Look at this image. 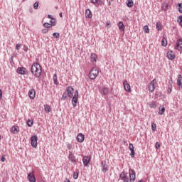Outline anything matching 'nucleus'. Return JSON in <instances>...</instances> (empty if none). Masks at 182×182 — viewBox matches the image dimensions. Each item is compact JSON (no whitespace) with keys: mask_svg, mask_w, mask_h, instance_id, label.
Returning a JSON list of instances; mask_svg holds the SVG:
<instances>
[{"mask_svg":"<svg viewBox=\"0 0 182 182\" xmlns=\"http://www.w3.org/2000/svg\"><path fill=\"white\" fill-rule=\"evenodd\" d=\"M31 146L34 149H36L38 147V136L33 135L31 137Z\"/></svg>","mask_w":182,"mask_h":182,"instance_id":"nucleus-4","label":"nucleus"},{"mask_svg":"<svg viewBox=\"0 0 182 182\" xmlns=\"http://www.w3.org/2000/svg\"><path fill=\"white\" fill-rule=\"evenodd\" d=\"M5 157H6V156H5V155H3V156H1V161H2L3 163L5 162V160H6Z\"/></svg>","mask_w":182,"mask_h":182,"instance_id":"nucleus-52","label":"nucleus"},{"mask_svg":"<svg viewBox=\"0 0 182 182\" xmlns=\"http://www.w3.org/2000/svg\"><path fill=\"white\" fill-rule=\"evenodd\" d=\"M53 36L55 39H59V38H60V34L59 33H53Z\"/></svg>","mask_w":182,"mask_h":182,"instance_id":"nucleus-37","label":"nucleus"},{"mask_svg":"<svg viewBox=\"0 0 182 182\" xmlns=\"http://www.w3.org/2000/svg\"><path fill=\"white\" fill-rule=\"evenodd\" d=\"M54 85H58L59 82H58V75L55 74L53 77Z\"/></svg>","mask_w":182,"mask_h":182,"instance_id":"nucleus-31","label":"nucleus"},{"mask_svg":"<svg viewBox=\"0 0 182 182\" xmlns=\"http://www.w3.org/2000/svg\"><path fill=\"white\" fill-rule=\"evenodd\" d=\"M119 178L122 180L123 182H129V180L131 182H134L136 180V171L134 170L129 168V173L124 171H123L119 174Z\"/></svg>","mask_w":182,"mask_h":182,"instance_id":"nucleus-1","label":"nucleus"},{"mask_svg":"<svg viewBox=\"0 0 182 182\" xmlns=\"http://www.w3.org/2000/svg\"><path fill=\"white\" fill-rule=\"evenodd\" d=\"M73 177L74 180H77V178H79V173L74 172L73 175Z\"/></svg>","mask_w":182,"mask_h":182,"instance_id":"nucleus-36","label":"nucleus"},{"mask_svg":"<svg viewBox=\"0 0 182 182\" xmlns=\"http://www.w3.org/2000/svg\"><path fill=\"white\" fill-rule=\"evenodd\" d=\"M64 182H70V181L69 179L66 178Z\"/></svg>","mask_w":182,"mask_h":182,"instance_id":"nucleus-58","label":"nucleus"},{"mask_svg":"<svg viewBox=\"0 0 182 182\" xmlns=\"http://www.w3.org/2000/svg\"><path fill=\"white\" fill-rule=\"evenodd\" d=\"M175 49H176V50H179V51L182 50V38H178L177 40Z\"/></svg>","mask_w":182,"mask_h":182,"instance_id":"nucleus-9","label":"nucleus"},{"mask_svg":"<svg viewBox=\"0 0 182 182\" xmlns=\"http://www.w3.org/2000/svg\"><path fill=\"white\" fill-rule=\"evenodd\" d=\"M38 7H39V2L36 1L33 4V8H34V9H38Z\"/></svg>","mask_w":182,"mask_h":182,"instance_id":"nucleus-43","label":"nucleus"},{"mask_svg":"<svg viewBox=\"0 0 182 182\" xmlns=\"http://www.w3.org/2000/svg\"><path fill=\"white\" fill-rule=\"evenodd\" d=\"M129 149L130 151H132V150H134V146H133V144H129Z\"/></svg>","mask_w":182,"mask_h":182,"instance_id":"nucleus-45","label":"nucleus"},{"mask_svg":"<svg viewBox=\"0 0 182 182\" xmlns=\"http://www.w3.org/2000/svg\"><path fill=\"white\" fill-rule=\"evenodd\" d=\"M156 28L158 31H160L163 29V25H161V23L160 21L156 22Z\"/></svg>","mask_w":182,"mask_h":182,"instance_id":"nucleus-21","label":"nucleus"},{"mask_svg":"<svg viewBox=\"0 0 182 182\" xmlns=\"http://www.w3.org/2000/svg\"><path fill=\"white\" fill-rule=\"evenodd\" d=\"M92 16H93V14H92V11H90V9H87L85 11V17L86 18H92Z\"/></svg>","mask_w":182,"mask_h":182,"instance_id":"nucleus-20","label":"nucleus"},{"mask_svg":"<svg viewBox=\"0 0 182 182\" xmlns=\"http://www.w3.org/2000/svg\"><path fill=\"white\" fill-rule=\"evenodd\" d=\"M12 62H13V60H11L10 61V63H12Z\"/></svg>","mask_w":182,"mask_h":182,"instance_id":"nucleus-61","label":"nucleus"},{"mask_svg":"<svg viewBox=\"0 0 182 182\" xmlns=\"http://www.w3.org/2000/svg\"><path fill=\"white\" fill-rule=\"evenodd\" d=\"M92 4H97V0H91Z\"/></svg>","mask_w":182,"mask_h":182,"instance_id":"nucleus-55","label":"nucleus"},{"mask_svg":"<svg viewBox=\"0 0 182 182\" xmlns=\"http://www.w3.org/2000/svg\"><path fill=\"white\" fill-rule=\"evenodd\" d=\"M2 97V90H0V99Z\"/></svg>","mask_w":182,"mask_h":182,"instance_id":"nucleus-57","label":"nucleus"},{"mask_svg":"<svg viewBox=\"0 0 182 182\" xmlns=\"http://www.w3.org/2000/svg\"><path fill=\"white\" fill-rule=\"evenodd\" d=\"M134 5V3L133 2V0H127V6L128 8H132Z\"/></svg>","mask_w":182,"mask_h":182,"instance_id":"nucleus-28","label":"nucleus"},{"mask_svg":"<svg viewBox=\"0 0 182 182\" xmlns=\"http://www.w3.org/2000/svg\"><path fill=\"white\" fill-rule=\"evenodd\" d=\"M99 75V70L97 68H92L89 73V77L91 80H95Z\"/></svg>","mask_w":182,"mask_h":182,"instance_id":"nucleus-3","label":"nucleus"},{"mask_svg":"<svg viewBox=\"0 0 182 182\" xmlns=\"http://www.w3.org/2000/svg\"><path fill=\"white\" fill-rule=\"evenodd\" d=\"M36 95V91L35 89H31L28 92V96L30 99H35V95Z\"/></svg>","mask_w":182,"mask_h":182,"instance_id":"nucleus-16","label":"nucleus"},{"mask_svg":"<svg viewBox=\"0 0 182 182\" xmlns=\"http://www.w3.org/2000/svg\"><path fill=\"white\" fill-rule=\"evenodd\" d=\"M161 9H163V11H165V12H166V11H168V3L167 2L163 3L161 6Z\"/></svg>","mask_w":182,"mask_h":182,"instance_id":"nucleus-19","label":"nucleus"},{"mask_svg":"<svg viewBox=\"0 0 182 182\" xmlns=\"http://www.w3.org/2000/svg\"><path fill=\"white\" fill-rule=\"evenodd\" d=\"M182 77L181 75H178V80H177V86H178L180 87V86H182Z\"/></svg>","mask_w":182,"mask_h":182,"instance_id":"nucleus-26","label":"nucleus"},{"mask_svg":"<svg viewBox=\"0 0 182 182\" xmlns=\"http://www.w3.org/2000/svg\"><path fill=\"white\" fill-rule=\"evenodd\" d=\"M74 90H75V89H73L72 86H69V87H68V88L65 91L68 97H70V99H72V97H73Z\"/></svg>","mask_w":182,"mask_h":182,"instance_id":"nucleus-7","label":"nucleus"},{"mask_svg":"<svg viewBox=\"0 0 182 182\" xmlns=\"http://www.w3.org/2000/svg\"><path fill=\"white\" fill-rule=\"evenodd\" d=\"M27 178L29 182H36V178L35 177V175H33V173L31 172L28 174Z\"/></svg>","mask_w":182,"mask_h":182,"instance_id":"nucleus-12","label":"nucleus"},{"mask_svg":"<svg viewBox=\"0 0 182 182\" xmlns=\"http://www.w3.org/2000/svg\"><path fill=\"white\" fill-rule=\"evenodd\" d=\"M134 154H136V152L134 151V149H132V151H131V154H130L131 157L134 158Z\"/></svg>","mask_w":182,"mask_h":182,"instance_id":"nucleus-46","label":"nucleus"},{"mask_svg":"<svg viewBox=\"0 0 182 182\" xmlns=\"http://www.w3.org/2000/svg\"><path fill=\"white\" fill-rule=\"evenodd\" d=\"M97 3L99 4V5H102V4H103V5L105 4V3L102 1V0H97Z\"/></svg>","mask_w":182,"mask_h":182,"instance_id":"nucleus-54","label":"nucleus"},{"mask_svg":"<svg viewBox=\"0 0 182 182\" xmlns=\"http://www.w3.org/2000/svg\"><path fill=\"white\" fill-rule=\"evenodd\" d=\"M149 107L151 109H156L157 107V105L156 104V102H151L149 103Z\"/></svg>","mask_w":182,"mask_h":182,"instance_id":"nucleus-27","label":"nucleus"},{"mask_svg":"<svg viewBox=\"0 0 182 182\" xmlns=\"http://www.w3.org/2000/svg\"><path fill=\"white\" fill-rule=\"evenodd\" d=\"M106 28H107V29H109V28H112V24L110 23V21H107Z\"/></svg>","mask_w":182,"mask_h":182,"instance_id":"nucleus-44","label":"nucleus"},{"mask_svg":"<svg viewBox=\"0 0 182 182\" xmlns=\"http://www.w3.org/2000/svg\"><path fill=\"white\" fill-rule=\"evenodd\" d=\"M101 166L102 167V172L106 173V171H109V168H107V164L106 163V161H102L101 163Z\"/></svg>","mask_w":182,"mask_h":182,"instance_id":"nucleus-15","label":"nucleus"},{"mask_svg":"<svg viewBox=\"0 0 182 182\" xmlns=\"http://www.w3.org/2000/svg\"><path fill=\"white\" fill-rule=\"evenodd\" d=\"M161 43L162 46H164V47L167 46V38H166L165 37H164V38H162Z\"/></svg>","mask_w":182,"mask_h":182,"instance_id":"nucleus-30","label":"nucleus"},{"mask_svg":"<svg viewBox=\"0 0 182 182\" xmlns=\"http://www.w3.org/2000/svg\"><path fill=\"white\" fill-rule=\"evenodd\" d=\"M77 141L78 143H83V141H85V135L82 133L78 134L77 136Z\"/></svg>","mask_w":182,"mask_h":182,"instance_id":"nucleus-14","label":"nucleus"},{"mask_svg":"<svg viewBox=\"0 0 182 182\" xmlns=\"http://www.w3.org/2000/svg\"><path fill=\"white\" fill-rule=\"evenodd\" d=\"M109 5H110V1H109Z\"/></svg>","mask_w":182,"mask_h":182,"instance_id":"nucleus-63","label":"nucleus"},{"mask_svg":"<svg viewBox=\"0 0 182 182\" xmlns=\"http://www.w3.org/2000/svg\"><path fill=\"white\" fill-rule=\"evenodd\" d=\"M31 72L35 77H41L42 75V66L38 63H33L31 68Z\"/></svg>","mask_w":182,"mask_h":182,"instance_id":"nucleus-2","label":"nucleus"},{"mask_svg":"<svg viewBox=\"0 0 182 182\" xmlns=\"http://www.w3.org/2000/svg\"><path fill=\"white\" fill-rule=\"evenodd\" d=\"M109 93V88L104 87L101 90V95H103L104 96H106Z\"/></svg>","mask_w":182,"mask_h":182,"instance_id":"nucleus-23","label":"nucleus"},{"mask_svg":"<svg viewBox=\"0 0 182 182\" xmlns=\"http://www.w3.org/2000/svg\"><path fill=\"white\" fill-rule=\"evenodd\" d=\"M144 32H145V33H150V29L149 28V26H144Z\"/></svg>","mask_w":182,"mask_h":182,"instance_id":"nucleus-35","label":"nucleus"},{"mask_svg":"<svg viewBox=\"0 0 182 182\" xmlns=\"http://www.w3.org/2000/svg\"><path fill=\"white\" fill-rule=\"evenodd\" d=\"M48 18L49 19H53V17L52 15H50V14H48Z\"/></svg>","mask_w":182,"mask_h":182,"instance_id":"nucleus-56","label":"nucleus"},{"mask_svg":"<svg viewBox=\"0 0 182 182\" xmlns=\"http://www.w3.org/2000/svg\"><path fill=\"white\" fill-rule=\"evenodd\" d=\"M23 50H24V52H28V46H26V45L23 46Z\"/></svg>","mask_w":182,"mask_h":182,"instance_id":"nucleus-53","label":"nucleus"},{"mask_svg":"<svg viewBox=\"0 0 182 182\" xmlns=\"http://www.w3.org/2000/svg\"><path fill=\"white\" fill-rule=\"evenodd\" d=\"M11 133H13L14 134H18V133H19V129H18V127L16 126H13L11 129Z\"/></svg>","mask_w":182,"mask_h":182,"instance_id":"nucleus-18","label":"nucleus"},{"mask_svg":"<svg viewBox=\"0 0 182 182\" xmlns=\"http://www.w3.org/2000/svg\"><path fill=\"white\" fill-rule=\"evenodd\" d=\"M177 22H178L179 25L182 28V16H179L177 20Z\"/></svg>","mask_w":182,"mask_h":182,"instance_id":"nucleus-40","label":"nucleus"},{"mask_svg":"<svg viewBox=\"0 0 182 182\" xmlns=\"http://www.w3.org/2000/svg\"><path fill=\"white\" fill-rule=\"evenodd\" d=\"M166 56L168 59H170V60H173V59H176V54L173 53V51H168Z\"/></svg>","mask_w":182,"mask_h":182,"instance_id":"nucleus-13","label":"nucleus"},{"mask_svg":"<svg viewBox=\"0 0 182 182\" xmlns=\"http://www.w3.org/2000/svg\"><path fill=\"white\" fill-rule=\"evenodd\" d=\"M157 83V80L156 79H154L149 85V92H154L155 89H156V87L155 85H156Z\"/></svg>","mask_w":182,"mask_h":182,"instance_id":"nucleus-5","label":"nucleus"},{"mask_svg":"<svg viewBox=\"0 0 182 182\" xmlns=\"http://www.w3.org/2000/svg\"><path fill=\"white\" fill-rule=\"evenodd\" d=\"M173 90V80H171L168 82V93H171Z\"/></svg>","mask_w":182,"mask_h":182,"instance_id":"nucleus-17","label":"nucleus"},{"mask_svg":"<svg viewBox=\"0 0 182 182\" xmlns=\"http://www.w3.org/2000/svg\"><path fill=\"white\" fill-rule=\"evenodd\" d=\"M72 104H73V107H76V106H77V97H73Z\"/></svg>","mask_w":182,"mask_h":182,"instance_id":"nucleus-24","label":"nucleus"},{"mask_svg":"<svg viewBox=\"0 0 182 182\" xmlns=\"http://www.w3.org/2000/svg\"><path fill=\"white\" fill-rule=\"evenodd\" d=\"M43 33H48L49 32V30L48 28H43L42 30Z\"/></svg>","mask_w":182,"mask_h":182,"instance_id":"nucleus-49","label":"nucleus"},{"mask_svg":"<svg viewBox=\"0 0 182 182\" xmlns=\"http://www.w3.org/2000/svg\"><path fill=\"white\" fill-rule=\"evenodd\" d=\"M43 26H44V28H52V24H50L49 23H44Z\"/></svg>","mask_w":182,"mask_h":182,"instance_id":"nucleus-42","label":"nucleus"},{"mask_svg":"<svg viewBox=\"0 0 182 182\" xmlns=\"http://www.w3.org/2000/svg\"><path fill=\"white\" fill-rule=\"evenodd\" d=\"M159 109V111L158 114H160L161 116L162 114H164V112H166V108L163 106H160Z\"/></svg>","mask_w":182,"mask_h":182,"instance_id":"nucleus-25","label":"nucleus"},{"mask_svg":"<svg viewBox=\"0 0 182 182\" xmlns=\"http://www.w3.org/2000/svg\"><path fill=\"white\" fill-rule=\"evenodd\" d=\"M50 23L52 26H55L56 25V20L55 18H52L51 21H50Z\"/></svg>","mask_w":182,"mask_h":182,"instance_id":"nucleus-41","label":"nucleus"},{"mask_svg":"<svg viewBox=\"0 0 182 182\" xmlns=\"http://www.w3.org/2000/svg\"><path fill=\"white\" fill-rule=\"evenodd\" d=\"M123 85H124V88L126 90V92H132V87H130V84H129V82H127V80H125L123 82Z\"/></svg>","mask_w":182,"mask_h":182,"instance_id":"nucleus-10","label":"nucleus"},{"mask_svg":"<svg viewBox=\"0 0 182 182\" xmlns=\"http://www.w3.org/2000/svg\"><path fill=\"white\" fill-rule=\"evenodd\" d=\"M40 182H45V181L44 180H41V181H40Z\"/></svg>","mask_w":182,"mask_h":182,"instance_id":"nucleus-60","label":"nucleus"},{"mask_svg":"<svg viewBox=\"0 0 182 182\" xmlns=\"http://www.w3.org/2000/svg\"><path fill=\"white\" fill-rule=\"evenodd\" d=\"M26 124L28 127H32V126H33V120L28 119L26 122Z\"/></svg>","mask_w":182,"mask_h":182,"instance_id":"nucleus-32","label":"nucleus"},{"mask_svg":"<svg viewBox=\"0 0 182 182\" xmlns=\"http://www.w3.org/2000/svg\"><path fill=\"white\" fill-rule=\"evenodd\" d=\"M68 159L70 160V161H71V163H76V156L70 151H69Z\"/></svg>","mask_w":182,"mask_h":182,"instance_id":"nucleus-11","label":"nucleus"},{"mask_svg":"<svg viewBox=\"0 0 182 182\" xmlns=\"http://www.w3.org/2000/svg\"><path fill=\"white\" fill-rule=\"evenodd\" d=\"M16 72L18 75H28V70L23 67L18 68Z\"/></svg>","mask_w":182,"mask_h":182,"instance_id":"nucleus-8","label":"nucleus"},{"mask_svg":"<svg viewBox=\"0 0 182 182\" xmlns=\"http://www.w3.org/2000/svg\"><path fill=\"white\" fill-rule=\"evenodd\" d=\"M91 62H96L97 55L95 53H92L90 55Z\"/></svg>","mask_w":182,"mask_h":182,"instance_id":"nucleus-22","label":"nucleus"},{"mask_svg":"<svg viewBox=\"0 0 182 182\" xmlns=\"http://www.w3.org/2000/svg\"><path fill=\"white\" fill-rule=\"evenodd\" d=\"M50 107H49V105H45V112H46L47 113L50 112Z\"/></svg>","mask_w":182,"mask_h":182,"instance_id":"nucleus-39","label":"nucleus"},{"mask_svg":"<svg viewBox=\"0 0 182 182\" xmlns=\"http://www.w3.org/2000/svg\"><path fill=\"white\" fill-rule=\"evenodd\" d=\"M178 11L180 12V14H182V3H178Z\"/></svg>","mask_w":182,"mask_h":182,"instance_id":"nucleus-38","label":"nucleus"},{"mask_svg":"<svg viewBox=\"0 0 182 182\" xmlns=\"http://www.w3.org/2000/svg\"><path fill=\"white\" fill-rule=\"evenodd\" d=\"M67 148L68 149V150H72V144H67Z\"/></svg>","mask_w":182,"mask_h":182,"instance_id":"nucleus-51","label":"nucleus"},{"mask_svg":"<svg viewBox=\"0 0 182 182\" xmlns=\"http://www.w3.org/2000/svg\"><path fill=\"white\" fill-rule=\"evenodd\" d=\"M119 31H124V24L122 21H119L118 23Z\"/></svg>","mask_w":182,"mask_h":182,"instance_id":"nucleus-29","label":"nucleus"},{"mask_svg":"<svg viewBox=\"0 0 182 182\" xmlns=\"http://www.w3.org/2000/svg\"><path fill=\"white\" fill-rule=\"evenodd\" d=\"M59 16H60V18H63V16L62 13H60V14H59Z\"/></svg>","mask_w":182,"mask_h":182,"instance_id":"nucleus-59","label":"nucleus"},{"mask_svg":"<svg viewBox=\"0 0 182 182\" xmlns=\"http://www.w3.org/2000/svg\"><path fill=\"white\" fill-rule=\"evenodd\" d=\"M21 44H19V43L16 44V50H19V49H21Z\"/></svg>","mask_w":182,"mask_h":182,"instance_id":"nucleus-48","label":"nucleus"},{"mask_svg":"<svg viewBox=\"0 0 182 182\" xmlns=\"http://www.w3.org/2000/svg\"><path fill=\"white\" fill-rule=\"evenodd\" d=\"M68 92H66V91H65L61 97V100H66V99H68Z\"/></svg>","mask_w":182,"mask_h":182,"instance_id":"nucleus-33","label":"nucleus"},{"mask_svg":"<svg viewBox=\"0 0 182 182\" xmlns=\"http://www.w3.org/2000/svg\"><path fill=\"white\" fill-rule=\"evenodd\" d=\"M73 97H79V91L78 90H75Z\"/></svg>","mask_w":182,"mask_h":182,"instance_id":"nucleus-47","label":"nucleus"},{"mask_svg":"<svg viewBox=\"0 0 182 182\" xmlns=\"http://www.w3.org/2000/svg\"><path fill=\"white\" fill-rule=\"evenodd\" d=\"M138 182H142L141 181H139Z\"/></svg>","mask_w":182,"mask_h":182,"instance_id":"nucleus-62","label":"nucleus"},{"mask_svg":"<svg viewBox=\"0 0 182 182\" xmlns=\"http://www.w3.org/2000/svg\"><path fill=\"white\" fill-rule=\"evenodd\" d=\"M91 160H92V158H90V156H85L82 158V163L85 167H89V164Z\"/></svg>","mask_w":182,"mask_h":182,"instance_id":"nucleus-6","label":"nucleus"},{"mask_svg":"<svg viewBox=\"0 0 182 182\" xmlns=\"http://www.w3.org/2000/svg\"><path fill=\"white\" fill-rule=\"evenodd\" d=\"M155 147H156V149H159L160 148V143L156 142V143L155 144Z\"/></svg>","mask_w":182,"mask_h":182,"instance_id":"nucleus-50","label":"nucleus"},{"mask_svg":"<svg viewBox=\"0 0 182 182\" xmlns=\"http://www.w3.org/2000/svg\"><path fill=\"white\" fill-rule=\"evenodd\" d=\"M151 130L156 132L157 130V125L154 122H151Z\"/></svg>","mask_w":182,"mask_h":182,"instance_id":"nucleus-34","label":"nucleus"}]
</instances>
